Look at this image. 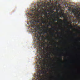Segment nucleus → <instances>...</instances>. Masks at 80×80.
<instances>
[{
    "instance_id": "obj_22",
    "label": "nucleus",
    "mask_w": 80,
    "mask_h": 80,
    "mask_svg": "<svg viewBox=\"0 0 80 80\" xmlns=\"http://www.w3.org/2000/svg\"><path fill=\"white\" fill-rule=\"evenodd\" d=\"M64 14H62V16H63Z\"/></svg>"
},
{
    "instance_id": "obj_16",
    "label": "nucleus",
    "mask_w": 80,
    "mask_h": 80,
    "mask_svg": "<svg viewBox=\"0 0 80 80\" xmlns=\"http://www.w3.org/2000/svg\"><path fill=\"white\" fill-rule=\"evenodd\" d=\"M61 30H64V29H63V28H61L60 29Z\"/></svg>"
},
{
    "instance_id": "obj_32",
    "label": "nucleus",
    "mask_w": 80,
    "mask_h": 80,
    "mask_svg": "<svg viewBox=\"0 0 80 80\" xmlns=\"http://www.w3.org/2000/svg\"><path fill=\"white\" fill-rule=\"evenodd\" d=\"M51 32H52L51 31Z\"/></svg>"
},
{
    "instance_id": "obj_33",
    "label": "nucleus",
    "mask_w": 80,
    "mask_h": 80,
    "mask_svg": "<svg viewBox=\"0 0 80 80\" xmlns=\"http://www.w3.org/2000/svg\"><path fill=\"white\" fill-rule=\"evenodd\" d=\"M51 45H52L51 44Z\"/></svg>"
},
{
    "instance_id": "obj_30",
    "label": "nucleus",
    "mask_w": 80,
    "mask_h": 80,
    "mask_svg": "<svg viewBox=\"0 0 80 80\" xmlns=\"http://www.w3.org/2000/svg\"><path fill=\"white\" fill-rule=\"evenodd\" d=\"M41 58H40V60H41Z\"/></svg>"
},
{
    "instance_id": "obj_2",
    "label": "nucleus",
    "mask_w": 80,
    "mask_h": 80,
    "mask_svg": "<svg viewBox=\"0 0 80 80\" xmlns=\"http://www.w3.org/2000/svg\"><path fill=\"white\" fill-rule=\"evenodd\" d=\"M37 36L38 37V38H37L38 40V41H37V44H39L38 48H39L41 50H42V48H46V46L45 45L46 44V43H47V42H46L45 40H44V42H42V43L41 41V40L42 39L41 36H39V35L38 34Z\"/></svg>"
},
{
    "instance_id": "obj_28",
    "label": "nucleus",
    "mask_w": 80,
    "mask_h": 80,
    "mask_svg": "<svg viewBox=\"0 0 80 80\" xmlns=\"http://www.w3.org/2000/svg\"><path fill=\"white\" fill-rule=\"evenodd\" d=\"M60 56H62V55H60Z\"/></svg>"
},
{
    "instance_id": "obj_20",
    "label": "nucleus",
    "mask_w": 80,
    "mask_h": 80,
    "mask_svg": "<svg viewBox=\"0 0 80 80\" xmlns=\"http://www.w3.org/2000/svg\"><path fill=\"white\" fill-rule=\"evenodd\" d=\"M79 11H78L77 12V13H79Z\"/></svg>"
},
{
    "instance_id": "obj_18",
    "label": "nucleus",
    "mask_w": 80,
    "mask_h": 80,
    "mask_svg": "<svg viewBox=\"0 0 80 80\" xmlns=\"http://www.w3.org/2000/svg\"><path fill=\"white\" fill-rule=\"evenodd\" d=\"M57 34H60V32H58V33H57Z\"/></svg>"
},
{
    "instance_id": "obj_6",
    "label": "nucleus",
    "mask_w": 80,
    "mask_h": 80,
    "mask_svg": "<svg viewBox=\"0 0 80 80\" xmlns=\"http://www.w3.org/2000/svg\"><path fill=\"white\" fill-rule=\"evenodd\" d=\"M51 56V53H48V54L47 56L48 58H49V59H52V58L51 57H50Z\"/></svg>"
},
{
    "instance_id": "obj_7",
    "label": "nucleus",
    "mask_w": 80,
    "mask_h": 80,
    "mask_svg": "<svg viewBox=\"0 0 80 80\" xmlns=\"http://www.w3.org/2000/svg\"><path fill=\"white\" fill-rule=\"evenodd\" d=\"M43 52L42 51L40 52V55L41 56L42 58H43V56H44V55L43 54H42Z\"/></svg>"
},
{
    "instance_id": "obj_25",
    "label": "nucleus",
    "mask_w": 80,
    "mask_h": 80,
    "mask_svg": "<svg viewBox=\"0 0 80 80\" xmlns=\"http://www.w3.org/2000/svg\"><path fill=\"white\" fill-rule=\"evenodd\" d=\"M68 30H69V31H70V29H69Z\"/></svg>"
},
{
    "instance_id": "obj_15",
    "label": "nucleus",
    "mask_w": 80,
    "mask_h": 80,
    "mask_svg": "<svg viewBox=\"0 0 80 80\" xmlns=\"http://www.w3.org/2000/svg\"><path fill=\"white\" fill-rule=\"evenodd\" d=\"M51 34L52 36H54V33L53 32H51Z\"/></svg>"
},
{
    "instance_id": "obj_17",
    "label": "nucleus",
    "mask_w": 80,
    "mask_h": 80,
    "mask_svg": "<svg viewBox=\"0 0 80 80\" xmlns=\"http://www.w3.org/2000/svg\"><path fill=\"white\" fill-rule=\"evenodd\" d=\"M52 22H49L48 23L49 24V25H50L51 23H52Z\"/></svg>"
},
{
    "instance_id": "obj_12",
    "label": "nucleus",
    "mask_w": 80,
    "mask_h": 80,
    "mask_svg": "<svg viewBox=\"0 0 80 80\" xmlns=\"http://www.w3.org/2000/svg\"><path fill=\"white\" fill-rule=\"evenodd\" d=\"M45 16H46V17H48V14H47V13H46V14H45Z\"/></svg>"
},
{
    "instance_id": "obj_26",
    "label": "nucleus",
    "mask_w": 80,
    "mask_h": 80,
    "mask_svg": "<svg viewBox=\"0 0 80 80\" xmlns=\"http://www.w3.org/2000/svg\"><path fill=\"white\" fill-rule=\"evenodd\" d=\"M37 34L36 33H35V35H36Z\"/></svg>"
},
{
    "instance_id": "obj_5",
    "label": "nucleus",
    "mask_w": 80,
    "mask_h": 80,
    "mask_svg": "<svg viewBox=\"0 0 80 80\" xmlns=\"http://www.w3.org/2000/svg\"><path fill=\"white\" fill-rule=\"evenodd\" d=\"M51 13L52 14V16L53 17H55L56 16V14H58V12H54L53 10H51Z\"/></svg>"
},
{
    "instance_id": "obj_10",
    "label": "nucleus",
    "mask_w": 80,
    "mask_h": 80,
    "mask_svg": "<svg viewBox=\"0 0 80 80\" xmlns=\"http://www.w3.org/2000/svg\"><path fill=\"white\" fill-rule=\"evenodd\" d=\"M45 38H46V40H48V36H45Z\"/></svg>"
},
{
    "instance_id": "obj_3",
    "label": "nucleus",
    "mask_w": 80,
    "mask_h": 80,
    "mask_svg": "<svg viewBox=\"0 0 80 80\" xmlns=\"http://www.w3.org/2000/svg\"><path fill=\"white\" fill-rule=\"evenodd\" d=\"M42 60H40L39 61V64L40 65L38 66V70H39V71L37 76V80H39L42 74V70L41 69V68H42Z\"/></svg>"
},
{
    "instance_id": "obj_1",
    "label": "nucleus",
    "mask_w": 80,
    "mask_h": 80,
    "mask_svg": "<svg viewBox=\"0 0 80 80\" xmlns=\"http://www.w3.org/2000/svg\"><path fill=\"white\" fill-rule=\"evenodd\" d=\"M40 6L38 4V5H35V6L33 8H32V13L30 14V16H33L32 19L30 20V23L31 24V27L32 28H31L30 30L32 32H33L35 29H38L41 31L43 30L41 29L42 28H43V29L44 28V27H45V26H42V23H41V18H43V17L42 16H43L44 14V12H42L41 13V16H40L39 14L36 15V16H34L33 15L35 14L37 11H38L39 8H40Z\"/></svg>"
},
{
    "instance_id": "obj_14",
    "label": "nucleus",
    "mask_w": 80,
    "mask_h": 80,
    "mask_svg": "<svg viewBox=\"0 0 80 80\" xmlns=\"http://www.w3.org/2000/svg\"><path fill=\"white\" fill-rule=\"evenodd\" d=\"M66 22H67V24H65V25L66 26H68V22H67V21H66Z\"/></svg>"
},
{
    "instance_id": "obj_23",
    "label": "nucleus",
    "mask_w": 80,
    "mask_h": 80,
    "mask_svg": "<svg viewBox=\"0 0 80 80\" xmlns=\"http://www.w3.org/2000/svg\"><path fill=\"white\" fill-rule=\"evenodd\" d=\"M74 36H76V34H74Z\"/></svg>"
},
{
    "instance_id": "obj_8",
    "label": "nucleus",
    "mask_w": 80,
    "mask_h": 80,
    "mask_svg": "<svg viewBox=\"0 0 80 80\" xmlns=\"http://www.w3.org/2000/svg\"><path fill=\"white\" fill-rule=\"evenodd\" d=\"M58 20H61L60 19V18H58V20L56 19V18L55 17H54V21L55 22V21H57V22H58Z\"/></svg>"
},
{
    "instance_id": "obj_24",
    "label": "nucleus",
    "mask_w": 80,
    "mask_h": 80,
    "mask_svg": "<svg viewBox=\"0 0 80 80\" xmlns=\"http://www.w3.org/2000/svg\"><path fill=\"white\" fill-rule=\"evenodd\" d=\"M47 22H48V23H49L48 21H47Z\"/></svg>"
},
{
    "instance_id": "obj_21",
    "label": "nucleus",
    "mask_w": 80,
    "mask_h": 80,
    "mask_svg": "<svg viewBox=\"0 0 80 80\" xmlns=\"http://www.w3.org/2000/svg\"><path fill=\"white\" fill-rule=\"evenodd\" d=\"M55 40H57L58 39L57 38H55Z\"/></svg>"
},
{
    "instance_id": "obj_4",
    "label": "nucleus",
    "mask_w": 80,
    "mask_h": 80,
    "mask_svg": "<svg viewBox=\"0 0 80 80\" xmlns=\"http://www.w3.org/2000/svg\"><path fill=\"white\" fill-rule=\"evenodd\" d=\"M47 27L48 28L46 29H45V28H43V29L44 31V34L47 33V34L48 32V31H49V28H48V27L49 26V25H47Z\"/></svg>"
},
{
    "instance_id": "obj_29",
    "label": "nucleus",
    "mask_w": 80,
    "mask_h": 80,
    "mask_svg": "<svg viewBox=\"0 0 80 80\" xmlns=\"http://www.w3.org/2000/svg\"><path fill=\"white\" fill-rule=\"evenodd\" d=\"M79 16H80V14H79Z\"/></svg>"
},
{
    "instance_id": "obj_34",
    "label": "nucleus",
    "mask_w": 80,
    "mask_h": 80,
    "mask_svg": "<svg viewBox=\"0 0 80 80\" xmlns=\"http://www.w3.org/2000/svg\"><path fill=\"white\" fill-rule=\"evenodd\" d=\"M39 51H40V50Z\"/></svg>"
},
{
    "instance_id": "obj_31",
    "label": "nucleus",
    "mask_w": 80,
    "mask_h": 80,
    "mask_svg": "<svg viewBox=\"0 0 80 80\" xmlns=\"http://www.w3.org/2000/svg\"><path fill=\"white\" fill-rule=\"evenodd\" d=\"M48 40H49L48 39Z\"/></svg>"
},
{
    "instance_id": "obj_9",
    "label": "nucleus",
    "mask_w": 80,
    "mask_h": 80,
    "mask_svg": "<svg viewBox=\"0 0 80 80\" xmlns=\"http://www.w3.org/2000/svg\"><path fill=\"white\" fill-rule=\"evenodd\" d=\"M41 20L42 21V24H47V22L44 21L43 20H42V19H41Z\"/></svg>"
},
{
    "instance_id": "obj_13",
    "label": "nucleus",
    "mask_w": 80,
    "mask_h": 80,
    "mask_svg": "<svg viewBox=\"0 0 80 80\" xmlns=\"http://www.w3.org/2000/svg\"><path fill=\"white\" fill-rule=\"evenodd\" d=\"M51 29H52L53 30H55L54 28H53V26H51Z\"/></svg>"
},
{
    "instance_id": "obj_11",
    "label": "nucleus",
    "mask_w": 80,
    "mask_h": 80,
    "mask_svg": "<svg viewBox=\"0 0 80 80\" xmlns=\"http://www.w3.org/2000/svg\"><path fill=\"white\" fill-rule=\"evenodd\" d=\"M72 12H73V13H75V10L74 9L73 10H72Z\"/></svg>"
},
{
    "instance_id": "obj_19",
    "label": "nucleus",
    "mask_w": 80,
    "mask_h": 80,
    "mask_svg": "<svg viewBox=\"0 0 80 80\" xmlns=\"http://www.w3.org/2000/svg\"><path fill=\"white\" fill-rule=\"evenodd\" d=\"M44 73H46V71H44Z\"/></svg>"
},
{
    "instance_id": "obj_27",
    "label": "nucleus",
    "mask_w": 80,
    "mask_h": 80,
    "mask_svg": "<svg viewBox=\"0 0 80 80\" xmlns=\"http://www.w3.org/2000/svg\"><path fill=\"white\" fill-rule=\"evenodd\" d=\"M47 70H49V69H47Z\"/></svg>"
}]
</instances>
